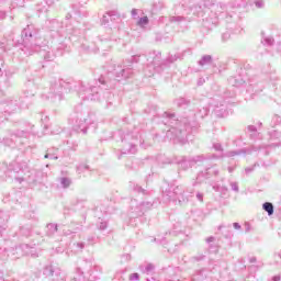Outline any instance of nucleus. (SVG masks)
<instances>
[{"label":"nucleus","instance_id":"f257e3e1","mask_svg":"<svg viewBox=\"0 0 281 281\" xmlns=\"http://www.w3.org/2000/svg\"><path fill=\"white\" fill-rule=\"evenodd\" d=\"M165 117H167L168 124H170V128L167 131L166 137L173 144H187L188 143V133L192 131L190 126V120L175 119V114L165 112Z\"/></svg>","mask_w":281,"mask_h":281},{"label":"nucleus","instance_id":"f03ea898","mask_svg":"<svg viewBox=\"0 0 281 281\" xmlns=\"http://www.w3.org/2000/svg\"><path fill=\"white\" fill-rule=\"evenodd\" d=\"M199 10H202L205 14H210L209 18H206L207 23H212V25L218 24V19H225L226 21H229L232 19V12L235 8H240V4L236 5H225L223 3H214L211 0H203L202 4L198 7Z\"/></svg>","mask_w":281,"mask_h":281},{"label":"nucleus","instance_id":"7ed1b4c3","mask_svg":"<svg viewBox=\"0 0 281 281\" xmlns=\"http://www.w3.org/2000/svg\"><path fill=\"white\" fill-rule=\"evenodd\" d=\"M70 124L76 133L87 135L89 128H95V115L91 114L89 109L83 105H77Z\"/></svg>","mask_w":281,"mask_h":281},{"label":"nucleus","instance_id":"20e7f679","mask_svg":"<svg viewBox=\"0 0 281 281\" xmlns=\"http://www.w3.org/2000/svg\"><path fill=\"white\" fill-rule=\"evenodd\" d=\"M99 85H104V80L99 79V81H95L93 83H81L79 87V97H81L82 100H98L99 102H102V100H105L108 104H111V99L113 98V94L110 91H104L100 89ZM100 93H102L103 98L100 97Z\"/></svg>","mask_w":281,"mask_h":281},{"label":"nucleus","instance_id":"39448f33","mask_svg":"<svg viewBox=\"0 0 281 281\" xmlns=\"http://www.w3.org/2000/svg\"><path fill=\"white\" fill-rule=\"evenodd\" d=\"M190 195L186 194V189L182 186L165 184L162 187V200L166 203H188Z\"/></svg>","mask_w":281,"mask_h":281},{"label":"nucleus","instance_id":"423d86ee","mask_svg":"<svg viewBox=\"0 0 281 281\" xmlns=\"http://www.w3.org/2000/svg\"><path fill=\"white\" fill-rule=\"evenodd\" d=\"M220 157H223V155H198L189 158L186 156H175L167 164H177L182 170H188V168H192L195 164L207 161V159H218Z\"/></svg>","mask_w":281,"mask_h":281},{"label":"nucleus","instance_id":"0eeeda50","mask_svg":"<svg viewBox=\"0 0 281 281\" xmlns=\"http://www.w3.org/2000/svg\"><path fill=\"white\" fill-rule=\"evenodd\" d=\"M36 36H38V30L32 24L27 25L22 31V38L24 43V48H22V52H24V54H29L30 56L33 52H38V49H41V46L32 44V40L36 38Z\"/></svg>","mask_w":281,"mask_h":281},{"label":"nucleus","instance_id":"6e6552de","mask_svg":"<svg viewBox=\"0 0 281 281\" xmlns=\"http://www.w3.org/2000/svg\"><path fill=\"white\" fill-rule=\"evenodd\" d=\"M67 87H69V83L58 79L57 81L52 83L48 93L42 94V100H50V102H60L65 98L64 93Z\"/></svg>","mask_w":281,"mask_h":281},{"label":"nucleus","instance_id":"1a4fd4ad","mask_svg":"<svg viewBox=\"0 0 281 281\" xmlns=\"http://www.w3.org/2000/svg\"><path fill=\"white\" fill-rule=\"evenodd\" d=\"M25 170H27V162H19V161H12L9 165L7 177L10 179H14L18 181V183H23V181H36L35 179H29L25 178L23 175H25Z\"/></svg>","mask_w":281,"mask_h":281},{"label":"nucleus","instance_id":"9d476101","mask_svg":"<svg viewBox=\"0 0 281 281\" xmlns=\"http://www.w3.org/2000/svg\"><path fill=\"white\" fill-rule=\"evenodd\" d=\"M137 58H139V56L134 55L124 61L123 68L117 67L115 71L116 78H123L124 80H126V78H131L133 75V63H137Z\"/></svg>","mask_w":281,"mask_h":281},{"label":"nucleus","instance_id":"9b49d317","mask_svg":"<svg viewBox=\"0 0 281 281\" xmlns=\"http://www.w3.org/2000/svg\"><path fill=\"white\" fill-rule=\"evenodd\" d=\"M8 251L10 260H18L21 256H34V248L30 247L27 244L10 248Z\"/></svg>","mask_w":281,"mask_h":281},{"label":"nucleus","instance_id":"f8f14e48","mask_svg":"<svg viewBox=\"0 0 281 281\" xmlns=\"http://www.w3.org/2000/svg\"><path fill=\"white\" fill-rule=\"evenodd\" d=\"M77 273H79L80 278L78 279H74L72 281H85V280H89V281H97L100 280V270H98V268H92L89 270V267L83 268H77Z\"/></svg>","mask_w":281,"mask_h":281},{"label":"nucleus","instance_id":"ddd939ff","mask_svg":"<svg viewBox=\"0 0 281 281\" xmlns=\"http://www.w3.org/2000/svg\"><path fill=\"white\" fill-rule=\"evenodd\" d=\"M218 175H220L218 168L207 167L198 173L196 181L193 183V186H196V183H201L202 181H205V179H212V177H218Z\"/></svg>","mask_w":281,"mask_h":281},{"label":"nucleus","instance_id":"4468645a","mask_svg":"<svg viewBox=\"0 0 281 281\" xmlns=\"http://www.w3.org/2000/svg\"><path fill=\"white\" fill-rule=\"evenodd\" d=\"M132 212H135L136 216H142L146 212V210H150L153 207V203L150 202H143L137 203V200L131 201Z\"/></svg>","mask_w":281,"mask_h":281},{"label":"nucleus","instance_id":"2eb2a0df","mask_svg":"<svg viewBox=\"0 0 281 281\" xmlns=\"http://www.w3.org/2000/svg\"><path fill=\"white\" fill-rule=\"evenodd\" d=\"M211 106H213V111L217 117H227V105L225 103L214 101L211 103Z\"/></svg>","mask_w":281,"mask_h":281},{"label":"nucleus","instance_id":"dca6fc26","mask_svg":"<svg viewBox=\"0 0 281 281\" xmlns=\"http://www.w3.org/2000/svg\"><path fill=\"white\" fill-rule=\"evenodd\" d=\"M10 221V212L0 210V225H5ZM8 234V229L4 226H0V238Z\"/></svg>","mask_w":281,"mask_h":281},{"label":"nucleus","instance_id":"f3484780","mask_svg":"<svg viewBox=\"0 0 281 281\" xmlns=\"http://www.w3.org/2000/svg\"><path fill=\"white\" fill-rule=\"evenodd\" d=\"M60 273H63V270H60V267L55 265L46 266L44 269V274L49 276L50 278H54V276L58 278Z\"/></svg>","mask_w":281,"mask_h":281},{"label":"nucleus","instance_id":"a211bd4d","mask_svg":"<svg viewBox=\"0 0 281 281\" xmlns=\"http://www.w3.org/2000/svg\"><path fill=\"white\" fill-rule=\"evenodd\" d=\"M116 19H120V13L117 11H108L105 14H103L101 23L102 25H109L111 21H115Z\"/></svg>","mask_w":281,"mask_h":281},{"label":"nucleus","instance_id":"6ab92c4d","mask_svg":"<svg viewBox=\"0 0 281 281\" xmlns=\"http://www.w3.org/2000/svg\"><path fill=\"white\" fill-rule=\"evenodd\" d=\"M262 91V85L258 83V79H249L248 80V93H260Z\"/></svg>","mask_w":281,"mask_h":281},{"label":"nucleus","instance_id":"aec40b11","mask_svg":"<svg viewBox=\"0 0 281 281\" xmlns=\"http://www.w3.org/2000/svg\"><path fill=\"white\" fill-rule=\"evenodd\" d=\"M123 142V144H124V148H123V155H135V153H137V147L135 146V144H133V143H126V140H122Z\"/></svg>","mask_w":281,"mask_h":281},{"label":"nucleus","instance_id":"412c9836","mask_svg":"<svg viewBox=\"0 0 281 281\" xmlns=\"http://www.w3.org/2000/svg\"><path fill=\"white\" fill-rule=\"evenodd\" d=\"M256 150V147H250L241 150H233L227 153V157H236V155H251Z\"/></svg>","mask_w":281,"mask_h":281},{"label":"nucleus","instance_id":"4be33fe9","mask_svg":"<svg viewBox=\"0 0 281 281\" xmlns=\"http://www.w3.org/2000/svg\"><path fill=\"white\" fill-rule=\"evenodd\" d=\"M46 48H47V46H44V48L40 50V54H41V56H43V58H44V60H46V63H49V61L54 60V58H56V55L52 50H47Z\"/></svg>","mask_w":281,"mask_h":281},{"label":"nucleus","instance_id":"5701e85b","mask_svg":"<svg viewBox=\"0 0 281 281\" xmlns=\"http://www.w3.org/2000/svg\"><path fill=\"white\" fill-rule=\"evenodd\" d=\"M212 189L214 190V192H218L222 199H224V196L229 193V189L225 186L213 184Z\"/></svg>","mask_w":281,"mask_h":281},{"label":"nucleus","instance_id":"b1692460","mask_svg":"<svg viewBox=\"0 0 281 281\" xmlns=\"http://www.w3.org/2000/svg\"><path fill=\"white\" fill-rule=\"evenodd\" d=\"M16 109H19V106L16 105V103L14 101H11L10 103H8L7 111L4 112V120H8V115H10V113H14V111H16Z\"/></svg>","mask_w":281,"mask_h":281},{"label":"nucleus","instance_id":"393cba45","mask_svg":"<svg viewBox=\"0 0 281 281\" xmlns=\"http://www.w3.org/2000/svg\"><path fill=\"white\" fill-rule=\"evenodd\" d=\"M71 178H68V177H61L59 178V186L60 188H63L64 190H67V188H70L71 187Z\"/></svg>","mask_w":281,"mask_h":281},{"label":"nucleus","instance_id":"a878e982","mask_svg":"<svg viewBox=\"0 0 281 281\" xmlns=\"http://www.w3.org/2000/svg\"><path fill=\"white\" fill-rule=\"evenodd\" d=\"M229 85H232V87H243L245 80H243V78L240 77H232L228 80Z\"/></svg>","mask_w":281,"mask_h":281},{"label":"nucleus","instance_id":"bb28decb","mask_svg":"<svg viewBox=\"0 0 281 281\" xmlns=\"http://www.w3.org/2000/svg\"><path fill=\"white\" fill-rule=\"evenodd\" d=\"M200 67H205V65H212V57L211 55H203L202 58L198 61Z\"/></svg>","mask_w":281,"mask_h":281},{"label":"nucleus","instance_id":"cd10ccee","mask_svg":"<svg viewBox=\"0 0 281 281\" xmlns=\"http://www.w3.org/2000/svg\"><path fill=\"white\" fill-rule=\"evenodd\" d=\"M58 232V225L57 224H47L46 226V235L47 236H54Z\"/></svg>","mask_w":281,"mask_h":281},{"label":"nucleus","instance_id":"c85d7f7f","mask_svg":"<svg viewBox=\"0 0 281 281\" xmlns=\"http://www.w3.org/2000/svg\"><path fill=\"white\" fill-rule=\"evenodd\" d=\"M5 8H8V1L0 0V19H5L7 16Z\"/></svg>","mask_w":281,"mask_h":281},{"label":"nucleus","instance_id":"c756f323","mask_svg":"<svg viewBox=\"0 0 281 281\" xmlns=\"http://www.w3.org/2000/svg\"><path fill=\"white\" fill-rule=\"evenodd\" d=\"M262 209L268 213V216H273V204L271 202H265Z\"/></svg>","mask_w":281,"mask_h":281},{"label":"nucleus","instance_id":"7c9ffc66","mask_svg":"<svg viewBox=\"0 0 281 281\" xmlns=\"http://www.w3.org/2000/svg\"><path fill=\"white\" fill-rule=\"evenodd\" d=\"M139 269L142 273H146V276H150V273L155 271V266L153 263H148L145 268L140 266Z\"/></svg>","mask_w":281,"mask_h":281},{"label":"nucleus","instance_id":"2f4dec72","mask_svg":"<svg viewBox=\"0 0 281 281\" xmlns=\"http://www.w3.org/2000/svg\"><path fill=\"white\" fill-rule=\"evenodd\" d=\"M10 252L7 248H0V261L5 262V260H9Z\"/></svg>","mask_w":281,"mask_h":281},{"label":"nucleus","instance_id":"473e14b6","mask_svg":"<svg viewBox=\"0 0 281 281\" xmlns=\"http://www.w3.org/2000/svg\"><path fill=\"white\" fill-rule=\"evenodd\" d=\"M46 5H43V8H38L37 7V12H47V8H49V5H54V2L56 0H44Z\"/></svg>","mask_w":281,"mask_h":281},{"label":"nucleus","instance_id":"72a5a7b5","mask_svg":"<svg viewBox=\"0 0 281 281\" xmlns=\"http://www.w3.org/2000/svg\"><path fill=\"white\" fill-rule=\"evenodd\" d=\"M248 3H252L259 10L265 8V0H248Z\"/></svg>","mask_w":281,"mask_h":281},{"label":"nucleus","instance_id":"f704fd0d","mask_svg":"<svg viewBox=\"0 0 281 281\" xmlns=\"http://www.w3.org/2000/svg\"><path fill=\"white\" fill-rule=\"evenodd\" d=\"M207 113H210V109L209 108H202L198 112V119L203 120V117H206Z\"/></svg>","mask_w":281,"mask_h":281},{"label":"nucleus","instance_id":"c9c22d12","mask_svg":"<svg viewBox=\"0 0 281 281\" xmlns=\"http://www.w3.org/2000/svg\"><path fill=\"white\" fill-rule=\"evenodd\" d=\"M74 249H75V254H80V251H82V249H85V243L78 241V243L74 244Z\"/></svg>","mask_w":281,"mask_h":281},{"label":"nucleus","instance_id":"e433bc0d","mask_svg":"<svg viewBox=\"0 0 281 281\" xmlns=\"http://www.w3.org/2000/svg\"><path fill=\"white\" fill-rule=\"evenodd\" d=\"M247 128H248L249 133H251L250 134L251 139H256V135L258 133V130L256 128V126L249 125Z\"/></svg>","mask_w":281,"mask_h":281},{"label":"nucleus","instance_id":"4c0bfd02","mask_svg":"<svg viewBox=\"0 0 281 281\" xmlns=\"http://www.w3.org/2000/svg\"><path fill=\"white\" fill-rule=\"evenodd\" d=\"M106 227H109V222L103 221V220H99L98 229H100L101 232H104V229H106Z\"/></svg>","mask_w":281,"mask_h":281},{"label":"nucleus","instance_id":"58836bf2","mask_svg":"<svg viewBox=\"0 0 281 281\" xmlns=\"http://www.w3.org/2000/svg\"><path fill=\"white\" fill-rule=\"evenodd\" d=\"M21 236H25V238L30 237L32 235V231L30 228L22 227L20 229Z\"/></svg>","mask_w":281,"mask_h":281},{"label":"nucleus","instance_id":"ea45409f","mask_svg":"<svg viewBox=\"0 0 281 281\" xmlns=\"http://www.w3.org/2000/svg\"><path fill=\"white\" fill-rule=\"evenodd\" d=\"M25 5V0H13L12 8H23Z\"/></svg>","mask_w":281,"mask_h":281},{"label":"nucleus","instance_id":"a19ab883","mask_svg":"<svg viewBox=\"0 0 281 281\" xmlns=\"http://www.w3.org/2000/svg\"><path fill=\"white\" fill-rule=\"evenodd\" d=\"M45 159H58V155L56 153H52V149H48L47 154L44 156Z\"/></svg>","mask_w":281,"mask_h":281},{"label":"nucleus","instance_id":"79ce46f5","mask_svg":"<svg viewBox=\"0 0 281 281\" xmlns=\"http://www.w3.org/2000/svg\"><path fill=\"white\" fill-rule=\"evenodd\" d=\"M137 25H139V27H144V25H148V16H143L138 19Z\"/></svg>","mask_w":281,"mask_h":281},{"label":"nucleus","instance_id":"37998d69","mask_svg":"<svg viewBox=\"0 0 281 281\" xmlns=\"http://www.w3.org/2000/svg\"><path fill=\"white\" fill-rule=\"evenodd\" d=\"M262 43H263V45L271 46V45H273L274 40L271 36H266V37H263Z\"/></svg>","mask_w":281,"mask_h":281},{"label":"nucleus","instance_id":"c03bdc74","mask_svg":"<svg viewBox=\"0 0 281 281\" xmlns=\"http://www.w3.org/2000/svg\"><path fill=\"white\" fill-rule=\"evenodd\" d=\"M181 227H182V225H181V222H177L176 224H173V232H172V234H179V233H181Z\"/></svg>","mask_w":281,"mask_h":281},{"label":"nucleus","instance_id":"a18cd8bd","mask_svg":"<svg viewBox=\"0 0 281 281\" xmlns=\"http://www.w3.org/2000/svg\"><path fill=\"white\" fill-rule=\"evenodd\" d=\"M229 186L233 192H240V189L238 188V182H231Z\"/></svg>","mask_w":281,"mask_h":281},{"label":"nucleus","instance_id":"49530a36","mask_svg":"<svg viewBox=\"0 0 281 281\" xmlns=\"http://www.w3.org/2000/svg\"><path fill=\"white\" fill-rule=\"evenodd\" d=\"M199 281V280H203V270H199L198 271V276H194L192 281Z\"/></svg>","mask_w":281,"mask_h":281},{"label":"nucleus","instance_id":"de8ad7c7","mask_svg":"<svg viewBox=\"0 0 281 281\" xmlns=\"http://www.w3.org/2000/svg\"><path fill=\"white\" fill-rule=\"evenodd\" d=\"M214 150H216L217 153H223V145H221V143H215L213 145Z\"/></svg>","mask_w":281,"mask_h":281},{"label":"nucleus","instance_id":"09e8293b","mask_svg":"<svg viewBox=\"0 0 281 281\" xmlns=\"http://www.w3.org/2000/svg\"><path fill=\"white\" fill-rule=\"evenodd\" d=\"M175 60H177V56H169L167 59H166V64L167 65H170L172 63H175Z\"/></svg>","mask_w":281,"mask_h":281},{"label":"nucleus","instance_id":"8fccbe9b","mask_svg":"<svg viewBox=\"0 0 281 281\" xmlns=\"http://www.w3.org/2000/svg\"><path fill=\"white\" fill-rule=\"evenodd\" d=\"M134 192L146 194V190L142 189V187H139V186L134 187Z\"/></svg>","mask_w":281,"mask_h":281},{"label":"nucleus","instance_id":"3c124183","mask_svg":"<svg viewBox=\"0 0 281 281\" xmlns=\"http://www.w3.org/2000/svg\"><path fill=\"white\" fill-rule=\"evenodd\" d=\"M131 281H137L139 280V273L135 272L130 276Z\"/></svg>","mask_w":281,"mask_h":281},{"label":"nucleus","instance_id":"603ef678","mask_svg":"<svg viewBox=\"0 0 281 281\" xmlns=\"http://www.w3.org/2000/svg\"><path fill=\"white\" fill-rule=\"evenodd\" d=\"M170 21H171V23L181 22V21H183V16H171Z\"/></svg>","mask_w":281,"mask_h":281},{"label":"nucleus","instance_id":"864d4df0","mask_svg":"<svg viewBox=\"0 0 281 281\" xmlns=\"http://www.w3.org/2000/svg\"><path fill=\"white\" fill-rule=\"evenodd\" d=\"M15 137H27V132L21 131L15 134Z\"/></svg>","mask_w":281,"mask_h":281},{"label":"nucleus","instance_id":"5fc2aeb1","mask_svg":"<svg viewBox=\"0 0 281 281\" xmlns=\"http://www.w3.org/2000/svg\"><path fill=\"white\" fill-rule=\"evenodd\" d=\"M52 30H56V27H59L60 26V24L58 23V21H56V20H53L52 22Z\"/></svg>","mask_w":281,"mask_h":281},{"label":"nucleus","instance_id":"6e6d98bb","mask_svg":"<svg viewBox=\"0 0 281 281\" xmlns=\"http://www.w3.org/2000/svg\"><path fill=\"white\" fill-rule=\"evenodd\" d=\"M161 57V53H151L149 54V58H160Z\"/></svg>","mask_w":281,"mask_h":281},{"label":"nucleus","instance_id":"4d7b16f0","mask_svg":"<svg viewBox=\"0 0 281 281\" xmlns=\"http://www.w3.org/2000/svg\"><path fill=\"white\" fill-rule=\"evenodd\" d=\"M195 196H196V200H198V201H200L201 203H203V193L198 192Z\"/></svg>","mask_w":281,"mask_h":281},{"label":"nucleus","instance_id":"13d9d810","mask_svg":"<svg viewBox=\"0 0 281 281\" xmlns=\"http://www.w3.org/2000/svg\"><path fill=\"white\" fill-rule=\"evenodd\" d=\"M137 18H138L137 9H133L132 10V19H137Z\"/></svg>","mask_w":281,"mask_h":281},{"label":"nucleus","instance_id":"bf43d9fd","mask_svg":"<svg viewBox=\"0 0 281 281\" xmlns=\"http://www.w3.org/2000/svg\"><path fill=\"white\" fill-rule=\"evenodd\" d=\"M252 171H254V167H247V168L245 169V173H246V175H251Z\"/></svg>","mask_w":281,"mask_h":281},{"label":"nucleus","instance_id":"052dcab7","mask_svg":"<svg viewBox=\"0 0 281 281\" xmlns=\"http://www.w3.org/2000/svg\"><path fill=\"white\" fill-rule=\"evenodd\" d=\"M202 85H205V78H200L198 80V87H202Z\"/></svg>","mask_w":281,"mask_h":281},{"label":"nucleus","instance_id":"680f3d73","mask_svg":"<svg viewBox=\"0 0 281 281\" xmlns=\"http://www.w3.org/2000/svg\"><path fill=\"white\" fill-rule=\"evenodd\" d=\"M87 168H89V167H87V166H85V165H80L79 167H77V170H78L79 172H82V170H87Z\"/></svg>","mask_w":281,"mask_h":281},{"label":"nucleus","instance_id":"e2e57ef3","mask_svg":"<svg viewBox=\"0 0 281 281\" xmlns=\"http://www.w3.org/2000/svg\"><path fill=\"white\" fill-rule=\"evenodd\" d=\"M182 104H190V101H186V99H180L178 106H181Z\"/></svg>","mask_w":281,"mask_h":281},{"label":"nucleus","instance_id":"0e129e2a","mask_svg":"<svg viewBox=\"0 0 281 281\" xmlns=\"http://www.w3.org/2000/svg\"><path fill=\"white\" fill-rule=\"evenodd\" d=\"M79 5H87V3H89V0H77Z\"/></svg>","mask_w":281,"mask_h":281},{"label":"nucleus","instance_id":"69168bd1","mask_svg":"<svg viewBox=\"0 0 281 281\" xmlns=\"http://www.w3.org/2000/svg\"><path fill=\"white\" fill-rule=\"evenodd\" d=\"M271 137H280V133L278 131H273L272 133H270Z\"/></svg>","mask_w":281,"mask_h":281},{"label":"nucleus","instance_id":"338daca9","mask_svg":"<svg viewBox=\"0 0 281 281\" xmlns=\"http://www.w3.org/2000/svg\"><path fill=\"white\" fill-rule=\"evenodd\" d=\"M233 227L235 229H240V224L239 223H233Z\"/></svg>","mask_w":281,"mask_h":281},{"label":"nucleus","instance_id":"774afa93","mask_svg":"<svg viewBox=\"0 0 281 281\" xmlns=\"http://www.w3.org/2000/svg\"><path fill=\"white\" fill-rule=\"evenodd\" d=\"M273 281H280L281 280V277L280 276H276L272 278Z\"/></svg>","mask_w":281,"mask_h":281}]
</instances>
